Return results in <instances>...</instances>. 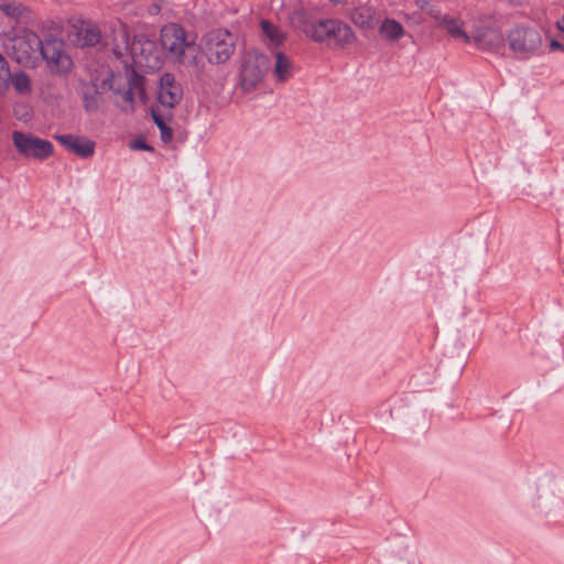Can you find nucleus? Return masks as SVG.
Wrapping results in <instances>:
<instances>
[{"label":"nucleus","mask_w":564,"mask_h":564,"mask_svg":"<svg viewBox=\"0 0 564 564\" xmlns=\"http://www.w3.org/2000/svg\"><path fill=\"white\" fill-rule=\"evenodd\" d=\"M160 42L162 47L183 66L197 70L203 67V57L199 55L195 37H189L182 25L177 23L165 24L161 29Z\"/></svg>","instance_id":"nucleus-1"},{"label":"nucleus","mask_w":564,"mask_h":564,"mask_svg":"<svg viewBox=\"0 0 564 564\" xmlns=\"http://www.w3.org/2000/svg\"><path fill=\"white\" fill-rule=\"evenodd\" d=\"M237 37L224 28L213 29L203 34L198 46L199 54L210 65H224L230 61L236 51Z\"/></svg>","instance_id":"nucleus-2"},{"label":"nucleus","mask_w":564,"mask_h":564,"mask_svg":"<svg viewBox=\"0 0 564 564\" xmlns=\"http://www.w3.org/2000/svg\"><path fill=\"white\" fill-rule=\"evenodd\" d=\"M315 43L344 48L356 41L354 30L339 19H319L311 37Z\"/></svg>","instance_id":"nucleus-3"},{"label":"nucleus","mask_w":564,"mask_h":564,"mask_svg":"<svg viewBox=\"0 0 564 564\" xmlns=\"http://www.w3.org/2000/svg\"><path fill=\"white\" fill-rule=\"evenodd\" d=\"M43 41L30 30L17 34L6 45L8 54L19 64L25 67H34L40 59Z\"/></svg>","instance_id":"nucleus-4"},{"label":"nucleus","mask_w":564,"mask_h":564,"mask_svg":"<svg viewBox=\"0 0 564 564\" xmlns=\"http://www.w3.org/2000/svg\"><path fill=\"white\" fill-rule=\"evenodd\" d=\"M271 67L267 55L258 51H249L241 58L239 85L243 91L253 90L264 78Z\"/></svg>","instance_id":"nucleus-5"},{"label":"nucleus","mask_w":564,"mask_h":564,"mask_svg":"<svg viewBox=\"0 0 564 564\" xmlns=\"http://www.w3.org/2000/svg\"><path fill=\"white\" fill-rule=\"evenodd\" d=\"M40 58L45 61L48 70L55 75H65L73 67V61L66 52L65 42L54 36L43 41Z\"/></svg>","instance_id":"nucleus-6"},{"label":"nucleus","mask_w":564,"mask_h":564,"mask_svg":"<svg viewBox=\"0 0 564 564\" xmlns=\"http://www.w3.org/2000/svg\"><path fill=\"white\" fill-rule=\"evenodd\" d=\"M12 141L17 151L26 159L45 160L53 154V144L22 131L12 132Z\"/></svg>","instance_id":"nucleus-7"},{"label":"nucleus","mask_w":564,"mask_h":564,"mask_svg":"<svg viewBox=\"0 0 564 564\" xmlns=\"http://www.w3.org/2000/svg\"><path fill=\"white\" fill-rule=\"evenodd\" d=\"M470 43L482 51H494L503 44L502 33L487 19H479L469 34Z\"/></svg>","instance_id":"nucleus-8"},{"label":"nucleus","mask_w":564,"mask_h":564,"mask_svg":"<svg viewBox=\"0 0 564 564\" xmlns=\"http://www.w3.org/2000/svg\"><path fill=\"white\" fill-rule=\"evenodd\" d=\"M113 74L108 70L106 77L101 80L100 86L96 82H80L79 93L86 111L93 112L99 108L101 93L106 89H113Z\"/></svg>","instance_id":"nucleus-9"},{"label":"nucleus","mask_w":564,"mask_h":564,"mask_svg":"<svg viewBox=\"0 0 564 564\" xmlns=\"http://www.w3.org/2000/svg\"><path fill=\"white\" fill-rule=\"evenodd\" d=\"M183 97L182 86L175 80L171 73H164L159 83L158 100L166 108L175 107Z\"/></svg>","instance_id":"nucleus-10"},{"label":"nucleus","mask_w":564,"mask_h":564,"mask_svg":"<svg viewBox=\"0 0 564 564\" xmlns=\"http://www.w3.org/2000/svg\"><path fill=\"white\" fill-rule=\"evenodd\" d=\"M62 145L74 154L87 159L94 155L95 142L85 137L57 134L54 137Z\"/></svg>","instance_id":"nucleus-11"},{"label":"nucleus","mask_w":564,"mask_h":564,"mask_svg":"<svg viewBox=\"0 0 564 564\" xmlns=\"http://www.w3.org/2000/svg\"><path fill=\"white\" fill-rule=\"evenodd\" d=\"M465 23L459 17L453 14H442L436 22V26L446 32V34L464 44H470L469 33L464 28Z\"/></svg>","instance_id":"nucleus-12"},{"label":"nucleus","mask_w":564,"mask_h":564,"mask_svg":"<svg viewBox=\"0 0 564 564\" xmlns=\"http://www.w3.org/2000/svg\"><path fill=\"white\" fill-rule=\"evenodd\" d=\"M142 77L137 74H132L127 82V87L123 90H115L120 95V100H118V106L124 111H132L134 109V98L137 95L140 97L144 96V91L142 88Z\"/></svg>","instance_id":"nucleus-13"},{"label":"nucleus","mask_w":564,"mask_h":564,"mask_svg":"<svg viewBox=\"0 0 564 564\" xmlns=\"http://www.w3.org/2000/svg\"><path fill=\"white\" fill-rule=\"evenodd\" d=\"M349 18L356 26L365 30L373 29L379 22L377 10L368 4L359 6L351 10Z\"/></svg>","instance_id":"nucleus-14"},{"label":"nucleus","mask_w":564,"mask_h":564,"mask_svg":"<svg viewBox=\"0 0 564 564\" xmlns=\"http://www.w3.org/2000/svg\"><path fill=\"white\" fill-rule=\"evenodd\" d=\"M510 50L517 55L525 56L528 53V29L523 25L512 28L507 35Z\"/></svg>","instance_id":"nucleus-15"},{"label":"nucleus","mask_w":564,"mask_h":564,"mask_svg":"<svg viewBox=\"0 0 564 564\" xmlns=\"http://www.w3.org/2000/svg\"><path fill=\"white\" fill-rule=\"evenodd\" d=\"M290 19L295 28H297L308 39L311 37L312 29L316 28L317 20H313L306 8L299 6L294 9Z\"/></svg>","instance_id":"nucleus-16"},{"label":"nucleus","mask_w":564,"mask_h":564,"mask_svg":"<svg viewBox=\"0 0 564 564\" xmlns=\"http://www.w3.org/2000/svg\"><path fill=\"white\" fill-rule=\"evenodd\" d=\"M0 10L17 22L26 23L33 17L32 12L22 3L8 2L0 4Z\"/></svg>","instance_id":"nucleus-17"},{"label":"nucleus","mask_w":564,"mask_h":564,"mask_svg":"<svg viewBox=\"0 0 564 564\" xmlns=\"http://www.w3.org/2000/svg\"><path fill=\"white\" fill-rule=\"evenodd\" d=\"M404 28L394 19H384L379 26V34L388 41H398L404 35Z\"/></svg>","instance_id":"nucleus-18"},{"label":"nucleus","mask_w":564,"mask_h":564,"mask_svg":"<svg viewBox=\"0 0 564 564\" xmlns=\"http://www.w3.org/2000/svg\"><path fill=\"white\" fill-rule=\"evenodd\" d=\"M292 61L283 53L276 52L273 74L276 77L278 82L283 83L288 80L292 75Z\"/></svg>","instance_id":"nucleus-19"},{"label":"nucleus","mask_w":564,"mask_h":564,"mask_svg":"<svg viewBox=\"0 0 564 564\" xmlns=\"http://www.w3.org/2000/svg\"><path fill=\"white\" fill-rule=\"evenodd\" d=\"M101 40V32L95 24H86L78 32V41L82 46L93 47Z\"/></svg>","instance_id":"nucleus-20"},{"label":"nucleus","mask_w":564,"mask_h":564,"mask_svg":"<svg viewBox=\"0 0 564 564\" xmlns=\"http://www.w3.org/2000/svg\"><path fill=\"white\" fill-rule=\"evenodd\" d=\"M261 29L272 45L278 46L284 41V33L271 22L262 20Z\"/></svg>","instance_id":"nucleus-21"},{"label":"nucleus","mask_w":564,"mask_h":564,"mask_svg":"<svg viewBox=\"0 0 564 564\" xmlns=\"http://www.w3.org/2000/svg\"><path fill=\"white\" fill-rule=\"evenodd\" d=\"M10 80L18 93L28 94L31 91V80L25 73H15L11 75Z\"/></svg>","instance_id":"nucleus-22"},{"label":"nucleus","mask_w":564,"mask_h":564,"mask_svg":"<svg viewBox=\"0 0 564 564\" xmlns=\"http://www.w3.org/2000/svg\"><path fill=\"white\" fill-rule=\"evenodd\" d=\"M414 3L416 8L427 13L436 22L443 14L441 9L430 0H415Z\"/></svg>","instance_id":"nucleus-23"},{"label":"nucleus","mask_w":564,"mask_h":564,"mask_svg":"<svg viewBox=\"0 0 564 564\" xmlns=\"http://www.w3.org/2000/svg\"><path fill=\"white\" fill-rule=\"evenodd\" d=\"M152 118L155 122V124L158 126V128L160 129L161 131V139L163 142H170L173 138V131L172 129L166 126L163 117L161 115L158 113V111L155 110H152Z\"/></svg>","instance_id":"nucleus-24"},{"label":"nucleus","mask_w":564,"mask_h":564,"mask_svg":"<svg viewBox=\"0 0 564 564\" xmlns=\"http://www.w3.org/2000/svg\"><path fill=\"white\" fill-rule=\"evenodd\" d=\"M11 73L7 61L0 54V90H4L10 82Z\"/></svg>","instance_id":"nucleus-25"},{"label":"nucleus","mask_w":564,"mask_h":564,"mask_svg":"<svg viewBox=\"0 0 564 564\" xmlns=\"http://www.w3.org/2000/svg\"><path fill=\"white\" fill-rule=\"evenodd\" d=\"M14 113L15 116L20 119V120H23V121H28L30 120L31 118V111L28 107L25 106H19L14 109Z\"/></svg>","instance_id":"nucleus-26"},{"label":"nucleus","mask_w":564,"mask_h":564,"mask_svg":"<svg viewBox=\"0 0 564 564\" xmlns=\"http://www.w3.org/2000/svg\"><path fill=\"white\" fill-rule=\"evenodd\" d=\"M164 3H165V0H153V2L148 8V12L151 15L159 14L161 12Z\"/></svg>","instance_id":"nucleus-27"},{"label":"nucleus","mask_w":564,"mask_h":564,"mask_svg":"<svg viewBox=\"0 0 564 564\" xmlns=\"http://www.w3.org/2000/svg\"><path fill=\"white\" fill-rule=\"evenodd\" d=\"M131 148L134 150L152 151L153 148L149 145L143 139H137L132 142Z\"/></svg>","instance_id":"nucleus-28"},{"label":"nucleus","mask_w":564,"mask_h":564,"mask_svg":"<svg viewBox=\"0 0 564 564\" xmlns=\"http://www.w3.org/2000/svg\"><path fill=\"white\" fill-rule=\"evenodd\" d=\"M550 48H551L552 51H554V50H560V48H563V50H564V45H563L562 43H560L558 41H556V40H551V42H550Z\"/></svg>","instance_id":"nucleus-29"},{"label":"nucleus","mask_w":564,"mask_h":564,"mask_svg":"<svg viewBox=\"0 0 564 564\" xmlns=\"http://www.w3.org/2000/svg\"><path fill=\"white\" fill-rule=\"evenodd\" d=\"M556 25L560 32L564 35V14L563 18L560 21H557Z\"/></svg>","instance_id":"nucleus-30"},{"label":"nucleus","mask_w":564,"mask_h":564,"mask_svg":"<svg viewBox=\"0 0 564 564\" xmlns=\"http://www.w3.org/2000/svg\"><path fill=\"white\" fill-rule=\"evenodd\" d=\"M509 1H510V3H511V4H513V6H518V4L520 3V1H519V0H509Z\"/></svg>","instance_id":"nucleus-31"},{"label":"nucleus","mask_w":564,"mask_h":564,"mask_svg":"<svg viewBox=\"0 0 564 564\" xmlns=\"http://www.w3.org/2000/svg\"><path fill=\"white\" fill-rule=\"evenodd\" d=\"M329 1H330L332 3H335V4H337V3H340V2H343L344 0H329Z\"/></svg>","instance_id":"nucleus-32"},{"label":"nucleus","mask_w":564,"mask_h":564,"mask_svg":"<svg viewBox=\"0 0 564 564\" xmlns=\"http://www.w3.org/2000/svg\"><path fill=\"white\" fill-rule=\"evenodd\" d=\"M113 53H116L117 55H120V54H121V53L119 52V50H118V48H115V50H113Z\"/></svg>","instance_id":"nucleus-33"},{"label":"nucleus","mask_w":564,"mask_h":564,"mask_svg":"<svg viewBox=\"0 0 564 564\" xmlns=\"http://www.w3.org/2000/svg\"><path fill=\"white\" fill-rule=\"evenodd\" d=\"M121 35H122V39L126 41V32L124 31H122Z\"/></svg>","instance_id":"nucleus-34"}]
</instances>
